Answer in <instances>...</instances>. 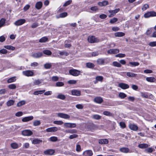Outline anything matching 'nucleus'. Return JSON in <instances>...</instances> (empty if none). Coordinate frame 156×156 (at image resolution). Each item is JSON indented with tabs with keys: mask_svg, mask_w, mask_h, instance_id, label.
<instances>
[{
	"mask_svg": "<svg viewBox=\"0 0 156 156\" xmlns=\"http://www.w3.org/2000/svg\"><path fill=\"white\" fill-rule=\"evenodd\" d=\"M108 4V1L104 0L102 2H100L98 3V4L100 6H105Z\"/></svg>",
	"mask_w": 156,
	"mask_h": 156,
	"instance_id": "nucleus-18",
	"label": "nucleus"
},
{
	"mask_svg": "<svg viewBox=\"0 0 156 156\" xmlns=\"http://www.w3.org/2000/svg\"><path fill=\"white\" fill-rule=\"evenodd\" d=\"M14 101L13 100H9L6 103V105L8 106H10L14 104Z\"/></svg>",
	"mask_w": 156,
	"mask_h": 156,
	"instance_id": "nucleus-29",
	"label": "nucleus"
},
{
	"mask_svg": "<svg viewBox=\"0 0 156 156\" xmlns=\"http://www.w3.org/2000/svg\"><path fill=\"white\" fill-rule=\"evenodd\" d=\"M16 80V77L14 76L10 78L7 81V82L8 83H10L12 82H15Z\"/></svg>",
	"mask_w": 156,
	"mask_h": 156,
	"instance_id": "nucleus-27",
	"label": "nucleus"
},
{
	"mask_svg": "<svg viewBox=\"0 0 156 156\" xmlns=\"http://www.w3.org/2000/svg\"><path fill=\"white\" fill-rule=\"evenodd\" d=\"M138 147L141 149L145 148L148 147V145L146 144H140L138 145Z\"/></svg>",
	"mask_w": 156,
	"mask_h": 156,
	"instance_id": "nucleus-24",
	"label": "nucleus"
},
{
	"mask_svg": "<svg viewBox=\"0 0 156 156\" xmlns=\"http://www.w3.org/2000/svg\"><path fill=\"white\" fill-rule=\"evenodd\" d=\"M43 52L44 54L48 55H50L52 54L51 52L48 50H46L43 51Z\"/></svg>",
	"mask_w": 156,
	"mask_h": 156,
	"instance_id": "nucleus-37",
	"label": "nucleus"
},
{
	"mask_svg": "<svg viewBox=\"0 0 156 156\" xmlns=\"http://www.w3.org/2000/svg\"><path fill=\"white\" fill-rule=\"evenodd\" d=\"M22 134L25 136H30L32 134V132L30 130H25L22 132Z\"/></svg>",
	"mask_w": 156,
	"mask_h": 156,
	"instance_id": "nucleus-7",
	"label": "nucleus"
},
{
	"mask_svg": "<svg viewBox=\"0 0 156 156\" xmlns=\"http://www.w3.org/2000/svg\"><path fill=\"white\" fill-rule=\"evenodd\" d=\"M8 87L10 89H14L16 88V86L14 84H11L9 85Z\"/></svg>",
	"mask_w": 156,
	"mask_h": 156,
	"instance_id": "nucleus-51",
	"label": "nucleus"
},
{
	"mask_svg": "<svg viewBox=\"0 0 156 156\" xmlns=\"http://www.w3.org/2000/svg\"><path fill=\"white\" fill-rule=\"evenodd\" d=\"M125 56V55L124 54L120 53L116 55H115L116 57H119L120 58H122Z\"/></svg>",
	"mask_w": 156,
	"mask_h": 156,
	"instance_id": "nucleus-60",
	"label": "nucleus"
},
{
	"mask_svg": "<svg viewBox=\"0 0 156 156\" xmlns=\"http://www.w3.org/2000/svg\"><path fill=\"white\" fill-rule=\"evenodd\" d=\"M42 55V52H38L34 53L32 55V56L35 58H39L41 57Z\"/></svg>",
	"mask_w": 156,
	"mask_h": 156,
	"instance_id": "nucleus-21",
	"label": "nucleus"
},
{
	"mask_svg": "<svg viewBox=\"0 0 156 156\" xmlns=\"http://www.w3.org/2000/svg\"><path fill=\"white\" fill-rule=\"evenodd\" d=\"M118 87L123 89H128L129 87V85L124 83H121L118 84Z\"/></svg>",
	"mask_w": 156,
	"mask_h": 156,
	"instance_id": "nucleus-9",
	"label": "nucleus"
},
{
	"mask_svg": "<svg viewBox=\"0 0 156 156\" xmlns=\"http://www.w3.org/2000/svg\"><path fill=\"white\" fill-rule=\"evenodd\" d=\"M67 15V13L66 12H64L60 13L59 14V17L63 18L66 16Z\"/></svg>",
	"mask_w": 156,
	"mask_h": 156,
	"instance_id": "nucleus-52",
	"label": "nucleus"
},
{
	"mask_svg": "<svg viewBox=\"0 0 156 156\" xmlns=\"http://www.w3.org/2000/svg\"><path fill=\"white\" fill-rule=\"evenodd\" d=\"M92 118L96 120H99L101 118V116L98 115H94L92 116Z\"/></svg>",
	"mask_w": 156,
	"mask_h": 156,
	"instance_id": "nucleus-33",
	"label": "nucleus"
},
{
	"mask_svg": "<svg viewBox=\"0 0 156 156\" xmlns=\"http://www.w3.org/2000/svg\"><path fill=\"white\" fill-rule=\"evenodd\" d=\"M76 124L75 123H69V128H73L76 127Z\"/></svg>",
	"mask_w": 156,
	"mask_h": 156,
	"instance_id": "nucleus-55",
	"label": "nucleus"
},
{
	"mask_svg": "<svg viewBox=\"0 0 156 156\" xmlns=\"http://www.w3.org/2000/svg\"><path fill=\"white\" fill-rule=\"evenodd\" d=\"M58 128L56 127H52L46 129V131L47 132H55L57 131Z\"/></svg>",
	"mask_w": 156,
	"mask_h": 156,
	"instance_id": "nucleus-14",
	"label": "nucleus"
},
{
	"mask_svg": "<svg viewBox=\"0 0 156 156\" xmlns=\"http://www.w3.org/2000/svg\"><path fill=\"white\" fill-rule=\"evenodd\" d=\"M42 6V3L41 2H37L35 5V8L37 9H41Z\"/></svg>",
	"mask_w": 156,
	"mask_h": 156,
	"instance_id": "nucleus-20",
	"label": "nucleus"
},
{
	"mask_svg": "<svg viewBox=\"0 0 156 156\" xmlns=\"http://www.w3.org/2000/svg\"><path fill=\"white\" fill-rule=\"evenodd\" d=\"M119 50L117 49H112L108 51L107 52L109 54H115L119 53Z\"/></svg>",
	"mask_w": 156,
	"mask_h": 156,
	"instance_id": "nucleus-12",
	"label": "nucleus"
},
{
	"mask_svg": "<svg viewBox=\"0 0 156 156\" xmlns=\"http://www.w3.org/2000/svg\"><path fill=\"white\" fill-rule=\"evenodd\" d=\"M59 54L61 55H65L66 56H67L69 55L68 53L67 52L65 51H59Z\"/></svg>",
	"mask_w": 156,
	"mask_h": 156,
	"instance_id": "nucleus-41",
	"label": "nucleus"
},
{
	"mask_svg": "<svg viewBox=\"0 0 156 156\" xmlns=\"http://www.w3.org/2000/svg\"><path fill=\"white\" fill-rule=\"evenodd\" d=\"M119 150L121 152L123 153H128L131 152L129 149L127 147H122L120 148Z\"/></svg>",
	"mask_w": 156,
	"mask_h": 156,
	"instance_id": "nucleus-13",
	"label": "nucleus"
},
{
	"mask_svg": "<svg viewBox=\"0 0 156 156\" xmlns=\"http://www.w3.org/2000/svg\"><path fill=\"white\" fill-rule=\"evenodd\" d=\"M119 96L121 98L123 99L126 98L127 96V95L123 93L120 92L119 93Z\"/></svg>",
	"mask_w": 156,
	"mask_h": 156,
	"instance_id": "nucleus-42",
	"label": "nucleus"
},
{
	"mask_svg": "<svg viewBox=\"0 0 156 156\" xmlns=\"http://www.w3.org/2000/svg\"><path fill=\"white\" fill-rule=\"evenodd\" d=\"M146 80L148 82H153L155 81L156 80L155 78L153 77H147L146 78Z\"/></svg>",
	"mask_w": 156,
	"mask_h": 156,
	"instance_id": "nucleus-25",
	"label": "nucleus"
},
{
	"mask_svg": "<svg viewBox=\"0 0 156 156\" xmlns=\"http://www.w3.org/2000/svg\"><path fill=\"white\" fill-rule=\"evenodd\" d=\"M7 53V51L5 49H2L0 50V53L2 54H6Z\"/></svg>",
	"mask_w": 156,
	"mask_h": 156,
	"instance_id": "nucleus-58",
	"label": "nucleus"
},
{
	"mask_svg": "<svg viewBox=\"0 0 156 156\" xmlns=\"http://www.w3.org/2000/svg\"><path fill=\"white\" fill-rule=\"evenodd\" d=\"M72 2V0H69L66 1L63 5V6L64 7L66 6L70 5Z\"/></svg>",
	"mask_w": 156,
	"mask_h": 156,
	"instance_id": "nucleus-54",
	"label": "nucleus"
},
{
	"mask_svg": "<svg viewBox=\"0 0 156 156\" xmlns=\"http://www.w3.org/2000/svg\"><path fill=\"white\" fill-rule=\"evenodd\" d=\"M50 141L52 142H55L57 141V138L55 136H52L49 139Z\"/></svg>",
	"mask_w": 156,
	"mask_h": 156,
	"instance_id": "nucleus-53",
	"label": "nucleus"
},
{
	"mask_svg": "<svg viewBox=\"0 0 156 156\" xmlns=\"http://www.w3.org/2000/svg\"><path fill=\"white\" fill-rule=\"evenodd\" d=\"M76 107L79 109H82L83 108V106L81 104H77L76 105Z\"/></svg>",
	"mask_w": 156,
	"mask_h": 156,
	"instance_id": "nucleus-64",
	"label": "nucleus"
},
{
	"mask_svg": "<svg viewBox=\"0 0 156 156\" xmlns=\"http://www.w3.org/2000/svg\"><path fill=\"white\" fill-rule=\"evenodd\" d=\"M94 101L95 102L97 103L101 104L103 102V100L102 98L100 97H98L94 98Z\"/></svg>",
	"mask_w": 156,
	"mask_h": 156,
	"instance_id": "nucleus-16",
	"label": "nucleus"
},
{
	"mask_svg": "<svg viewBox=\"0 0 156 156\" xmlns=\"http://www.w3.org/2000/svg\"><path fill=\"white\" fill-rule=\"evenodd\" d=\"M108 143V141L107 139H101L99 140V143L101 144H106Z\"/></svg>",
	"mask_w": 156,
	"mask_h": 156,
	"instance_id": "nucleus-17",
	"label": "nucleus"
},
{
	"mask_svg": "<svg viewBox=\"0 0 156 156\" xmlns=\"http://www.w3.org/2000/svg\"><path fill=\"white\" fill-rule=\"evenodd\" d=\"M5 20L4 18H2L0 20V27L3 26L5 23Z\"/></svg>",
	"mask_w": 156,
	"mask_h": 156,
	"instance_id": "nucleus-39",
	"label": "nucleus"
},
{
	"mask_svg": "<svg viewBox=\"0 0 156 156\" xmlns=\"http://www.w3.org/2000/svg\"><path fill=\"white\" fill-rule=\"evenodd\" d=\"M41 124V122L39 120H36L33 122V125L34 126H39Z\"/></svg>",
	"mask_w": 156,
	"mask_h": 156,
	"instance_id": "nucleus-45",
	"label": "nucleus"
},
{
	"mask_svg": "<svg viewBox=\"0 0 156 156\" xmlns=\"http://www.w3.org/2000/svg\"><path fill=\"white\" fill-rule=\"evenodd\" d=\"M86 66L87 67L89 68H93L94 66V65L93 63L90 62L87 63Z\"/></svg>",
	"mask_w": 156,
	"mask_h": 156,
	"instance_id": "nucleus-40",
	"label": "nucleus"
},
{
	"mask_svg": "<svg viewBox=\"0 0 156 156\" xmlns=\"http://www.w3.org/2000/svg\"><path fill=\"white\" fill-rule=\"evenodd\" d=\"M129 64L133 66H138L140 64L139 62H129Z\"/></svg>",
	"mask_w": 156,
	"mask_h": 156,
	"instance_id": "nucleus-43",
	"label": "nucleus"
},
{
	"mask_svg": "<svg viewBox=\"0 0 156 156\" xmlns=\"http://www.w3.org/2000/svg\"><path fill=\"white\" fill-rule=\"evenodd\" d=\"M141 96L144 98H148V96L145 93L141 92L140 93Z\"/></svg>",
	"mask_w": 156,
	"mask_h": 156,
	"instance_id": "nucleus-50",
	"label": "nucleus"
},
{
	"mask_svg": "<svg viewBox=\"0 0 156 156\" xmlns=\"http://www.w3.org/2000/svg\"><path fill=\"white\" fill-rule=\"evenodd\" d=\"M55 153V150L52 149H48L44 151V154L45 155H51L54 154Z\"/></svg>",
	"mask_w": 156,
	"mask_h": 156,
	"instance_id": "nucleus-4",
	"label": "nucleus"
},
{
	"mask_svg": "<svg viewBox=\"0 0 156 156\" xmlns=\"http://www.w3.org/2000/svg\"><path fill=\"white\" fill-rule=\"evenodd\" d=\"M104 60L103 58H99L97 60V63L99 65H102L104 64Z\"/></svg>",
	"mask_w": 156,
	"mask_h": 156,
	"instance_id": "nucleus-34",
	"label": "nucleus"
},
{
	"mask_svg": "<svg viewBox=\"0 0 156 156\" xmlns=\"http://www.w3.org/2000/svg\"><path fill=\"white\" fill-rule=\"evenodd\" d=\"M69 74L74 76H78L80 75V71L76 69H71L69 71Z\"/></svg>",
	"mask_w": 156,
	"mask_h": 156,
	"instance_id": "nucleus-1",
	"label": "nucleus"
},
{
	"mask_svg": "<svg viewBox=\"0 0 156 156\" xmlns=\"http://www.w3.org/2000/svg\"><path fill=\"white\" fill-rule=\"evenodd\" d=\"M93 154L92 151L91 150H87L83 152V154L84 156H92Z\"/></svg>",
	"mask_w": 156,
	"mask_h": 156,
	"instance_id": "nucleus-8",
	"label": "nucleus"
},
{
	"mask_svg": "<svg viewBox=\"0 0 156 156\" xmlns=\"http://www.w3.org/2000/svg\"><path fill=\"white\" fill-rule=\"evenodd\" d=\"M23 75L27 76H31L34 75V73L33 71L31 70H27L23 71Z\"/></svg>",
	"mask_w": 156,
	"mask_h": 156,
	"instance_id": "nucleus-3",
	"label": "nucleus"
},
{
	"mask_svg": "<svg viewBox=\"0 0 156 156\" xmlns=\"http://www.w3.org/2000/svg\"><path fill=\"white\" fill-rule=\"evenodd\" d=\"M25 103L26 102L24 100L21 101L17 103V106L18 107H20L25 105Z\"/></svg>",
	"mask_w": 156,
	"mask_h": 156,
	"instance_id": "nucleus-32",
	"label": "nucleus"
},
{
	"mask_svg": "<svg viewBox=\"0 0 156 156\" xmlns=\"http://www.w3.org/2000/svg\"><path fill=\"white\" fill-rule=\"evenodd\" d=\"M119 9H116L114 10H110L108 11V12L114 16L116 13H117L119 11Z\"/></svg>",
	"mask_w": 156,
	"mask_h": 156,
	"instance_id": "nucleus-23",
	"label": "nucleus"
},
{
	"mask_svg": "<svg viewBox=\"0 0 156 156\" xmlns=\"http://www.w3.org/2000/svg\"><path fill=\"white\" fill-rule=\"evenodd\" d=\"M126 75L130 77H134L136 76L137 74L133 73L128 72L126 73Z\"/></svg>",
	"mask_w": 156,
	"mask_h": 156,
	"instance_id": "nucleus-22",
	"label": "nucleus"
},
{
	"mask_svg": "<svg viewBox=\"0 0 156 156\" xmlns=\"http://www.w3.org/2000/svg\"><path fill=\"white\" fill-rule=\"evenodd\" d=\"M56 84L57 87H62L64 85V83L62 82H58L56 83Z\"/></svg>",
	"mask_w": 156,
	"mask_h": 156,
	"instance_id": "nucleus-56",
	"label": "nucleus"
},
{
	"mask_svg": "<svg viewBox=\"0 0 156 156\" xmlns=\"http://www.w3.org/2000/svg\"><path fill=\"white\" fill-rule=\"evenodd\" d=\"M71 93L73 95L79 96L80 95L81 91L79 90L74 89L71 91Z\"/></svg>",
	"mask_w": 156,
	"mask_h": 156,
	"instance_id": "nucleus-10",
	"label": "nucleus"
},
{
	"mask_svg": "<svg viewBox=\"0 0 156 156\" xmlns=\"http://www.w3.org/2000/svg\"><path fill=\"white\" fill-rule=\"evenodd\" d=\"M53 123L57 125H61L63 123V122L62 121H55Z\"/></svg>",
	"mask_w": 156,
	"mask_h": 156,
	"instance_id": "nucleus-49",
	"label": "nucleus"
},
{
	"mask_svg": "<svg viewBox=\"0 0 156 156\" xmlns=\"http://www.w3.org/2000/svg\"><path fill=\"white\" fill-rule=\"evenodd\" d=\"M95 79L97 80V82L98 81L102 82L103 79V77L101 76H96Z\"/></svg>",
	"mask_w": 156,
	"mask_h": 156,
	"instance_id": "nucleus-36",
	"label": "nucleus"
},
{
	"mask_svg": "<svg viewBox=\"0 0 156 156\" xmlns=\"http://www.w3.org/2000/svg\"><path fill=\"white\" fill-rule=\"evenodd\" d=\"M58 116L59 117L64 119H67L70 118V116L68 114L62 113H58Z\"/></svg>",
	"mask_w": 156,
	"mask_h": 156,
	"instance_id": "nucleus-6",
	"label": "nucleus"
},
{
	"mask_svg": "<svg viewBox=\"0 0 156 156\" xmlns=\"http://www.w3.org/2000/svg\"><path fill=\"white\" fill-rule=\"evenodd\" d=\"M43 81V80L42 79H38L35 80L33 82V85H38L42 83Z\"/></svg>",
	"mask_w": 156,
	"mask_h": 156,
	"instance_id": "nucleus-19",
	"label": "nucleus"
},
{
	"mask_svg": "<svg viewBox=\"0 0 156 156\" xmlns=\"http://www.w3.org/2000/svg\"><path fill=\"white\" fill-rule=\"evenodd\" d=\"M44 66L46 69H49L51 67V63H47L44 65Z\"/></svg>",
	"mask_w": 156,
	"mask_h": 156,
	"instance_id": "nucleus-44",
	"label": "nucleus"
},
{
	"mask_svg": "<svg viewBox=\"0 0 156 156\" xmlns=\"http://www.w3.org/2000/svg\"><path fill=\"white\" fill-rule=\"evenodd\" d=\"M26 22V20L24 19H21L18 20L14 23L15 25L17 26H19L22 25Z\"/></svg>",
	"mask_w": 156,
	"mask_h": 156,
	"instance_id": "nucleus-5",
	"label": "nucleus"
},
{
	"mask_svg": "<svg viewBox=\"0 0 156 156\" xmlns=\"http://www.w3.org/2000/svg\"><path fill=\"white\" fill-rule=\"evenodd\" d=\"M42 142V140H41L36 139H34L32 141V143L34 144H39L40 143H41Z\"/></svg>",
	"mask_w": 156,
	"mask_h": 156,
	"instance_id": "nucleus-31",
	"label": "nucleus"
},
{
	"mask_svg": "<svg viewBox=\"0 0 156 156\" xmlns=\"http://www.w3.org/2000/svg\"><path fill=\"white\" fill-rule=\"evenodd\" d=\"M57 98L62 100H64L65 99L66 97L65 95L61 94H58L57 97Z\"/></svg>",
	"mask_w": 156,
	"mask_h": 156,
	"instance_id": "nucleus-30",
	"label": "nucleus"
},
{
	"mask_svg": "<svg viewBox=\"0 0 156 156\" xmlns=\"http://www.w3.org/2000/svg\"><path fill=\"white\" fill-rule=\"evenodd\" d=\"M78 136L77 134H73L69 136V138L70 139H73L74 138H76L78 137Z\"/></svg>",
	"mask_w": 156,
	"mask_h": 156,
	"instance_id": "nucleus-63",
	"label": "nucleus"
},
{
	"mask_svg": "<svg viewBox=\"0 0 156 156\" xmlns=\"http://www.w3.org/2000/svg\"><path fill=\"white\" fill-rule=\"evenodd\" d=\"M112 64L115 67H119L121 66V64L117 62H113Z\"/></svg>",
	"mask_w": 156,
	"mask_h": 156,
	"instance_id": "nucleus-46",
	"label": "nucleus"
},
{
	"mask_svg": "<svg viewBox=\"0 0 156 156\" xmlns=\"http://www.w3.org/2000/svg\"><path fill=\"white\" fill-rule=\"evenodd\" d=\"M76 150L78 152H80L81 151V147L80 145L77 144L76 145Z\"/></svg>",
	"mask_w": 156,
	"mask_h": 156,
	"instance_id": "nucleus-59",
	"label": "nucleus"
},
{
	"mask_svg": "<svg viewBox=\"0 0 156 156\" xmlns=\"http://www.w3.org/2000/svg\"><path fill=\"white\" fill-rule=\"evenodd\" d=\"M87 40L88 42L90 43L98 42L99 41V40L94 36H89Z\"/></svg>",
	"mask_w": 156,
	"mask_h": 156,
	"instance_id": "nucleus-2",
	"label": "nucleus"
},
{
	"mask_svg": "<svg viewBox=\"0 0 156 156\" xmlns=\"http://www.w3.org/2000/svg\"><path fill=\"white\" fill-rule=\"evenodd\" d=\"M104 115H106L108 116H112V114L110 112L107 111H105L103 112Z\"/></svg>",
	"mask_w": 156,
	"mask_h": 156,
	"instance_id": "nucleus-47",
	"label": "nucleus"
},
{
	"mask_svg": "<svg viewBox=\"0 0 156 156\" xmlns=\"http://www.w3.org/2000/svg\"><path fill=\"white\" fill-rule=\"evenodd\" d=\"M149 46L151 47H154L156 46V41H153L150 42L149 44Z\"/></svg>",
	"mask_w": 156,
	"mask_h": 156,
	"instance_id": "nucleus-61",
	"label": "nucleus"
},
{
	"mask_svg": "<svg viewBox=\"0 0 156 156\" xmlns=\"http://www.w3.org/2000/svg\"><path fill=\"white\" fill-rule=\"evenodd\" d=\"M4 47L8 50H14L15 49V47L11 45H6Z\"/></svg>",
	"mask_w": 156,
	"mask_h": 156,
	"instance_id": "nucleus-35",
	"label": "nucleus"
},
{
	"mask_svg": "<svg viewBox=\"0 0 156 156\" xmlns=\"http://www.w3.org/2000/svg\"><path fill=\"white\" fill-rule=\"evenodd\" d=\"M149 8V5L148 4H145L144 5L143 7L142 8V9L143 11H144L146 10L147 8Z\"/></svg>",
	"mask_w": 156,
	"mask_h": 156,
	"instance_id": "nucleus-62",
	"label": "nucleus"
},
{
	"mask_svg": "<svg viewBox=\"0 0 156 156\" xmlns=\"http://www.w3.org/2000/svg\"><path fill=\"white\" fill-rule=\"evenodd\" d=\"M11 146L12 148L14 149H17L18 147V144L15 143L11 144Z\"/></svg>",
	"mask_w": 156,
	"mask_h": 156,
	"instance_id": "nucleus-38",
	"label": "nucleus"
},
{
	"mask_svg": "<svg viewBox=\"0 0 156 156\" xmlns=\"http://www.w3.org/2000/svg\"><path fill=\"white\" fill-rule=\"evenodd\" d=\"M129 126L130 129L134 131H136L138 129V127L134 124H130Z\"/></svg>",
	"mask_w": 156,
	"mask_h": 156,
	"instance_id": "nucleus-11",
	"label": "nucleus"
},
{
	"mask_svg": "<svg viewBox=\"0 0 156 156\" xmlns=\"http://www.w3.org/2000/svg\"><path fill=\"white\" fill-rule=\"evenodd\" d=\"M48 40V38L46 37H44L40 39L39 42L41 43H44L47 42Z\"/></svg>",
	"mask_w": 156,
	"mask_h": 156,
	"instance_id": "nucleus-28",
	"label": "nucleus"
},
{
	"mask_svg": "<svg viewBox=\"0 0 156 156\" xmlns=\"http://www.w3.org/2000/svg\"><path fill=\"white\" fill-rule=\"evenodd\" d=\"M34 118L32 116L26 117L23 118L22 119V121L23 122H27L32 120Z\"/></svg>",
	"mask_w": 156,
	"mask_h": 156,
	"instance_id": "nucleus-15",
	"label": "nucleus"
},
{
	"mask_svg": "<svg viewBox=\"0 0 156 156\" xmlns=\"http://www.w3.org/2000/svg\"><path fill=\"white\" fill-rule=\"evenodd\" d=\"M66 132L71 133H77V131L75 129H70L67 130Z\"/></svg>",
	"mask_w": 156,
	"mask_h": 156,
	"instance_id": "nucleus-48",
	"label": "nucleus"
},
{
	"mask_svg": "<svg viewBox=\"0 0 156 156\" xmlns=\"http://www.w3.org/2000/svg\"><path fill=\"white\" fill-rule=\"evenodd\" d=\"M118 20V19L116 18H113L110 20V23H113L116 22Z\"/></svg>",
	"mask_w": 156,
	"mask_h": 156,
	"instance_id": "nucleus-57",
	"label": "nucleus"
},
{
	"mask_svg": "<svg viewBox=\"0 0 156 156\" xmlns=\"http://www.w3.org/2000/svg\"><path fill=\"white\" fill-rule=\"evenodd\" d=\"M125 34L122 32H118L115 33V35L116 37H121L124 36Z\"/></svg>",
	"mask_w": 156,
	"mask_h": 156,
	"instance_id": "nucleus-26",
	"label": "nucleus"
}]
</instances>
